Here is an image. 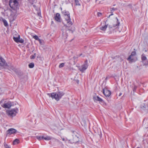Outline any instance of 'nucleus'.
Here are the masks:
<instances>
[{"instance_id":"nucleus-1","label":"nucleus","mask_w":148,"mask_h":148,"mask_svg":"<svg viewBox=\"0 0 148 148\" xmlns=\"http://www.w3.org/2000/svg\"><path fill=\"white\" fill-rule=\"evenodd\" d=\"M122 21L121 19H115L112 25H109L108 27L109 30L111 32L115 31V32L119 31V32L121 30L119 29L120 26V21Z\"/></svg>"},{"instance_id":"nucleus-2","label":"nucleus","mask_w":148,"mask_h":148,"mask_svg":"<svg viewBox=\"0 0 148 148\" xmlns=\"http://www.w3.org/2000/svg\"><path fill=\"white\" fill-rule=\"evenodd\" d=\"M64 95V93L62 91L51 93V97L52 99H54L56 101H58Z\"/></svg>"},{"instance_id":"nucleus-3","label":"nucleus","mask_w":148,"mask_h":148,"mask_svg":"<svg viewBox=\"0 0 148 148\" xmlns=\"http://www.w3.org/2000/svg\"><path fill=\"white\" fill-rule=\"evenodd\" d=\"M9 5L11 8L13 10L16 11L18 8V0H10Z\"/></svg>"},{"instance_id":"nucleus-4","label":"nucleus","mask_w":148,"mask_h":148,"mask_svg":"<svg viewBox=\"0 0 148 148\" xmlns=\"http://www.w3.org/2000/svg\"><path fill=\"white\" fill-rule=\"evenodd\" d=\"M18 108H16L12 109L10 110L6 111L7 114L11 117H13L15 116L18 112Z\"/></svg>"},{"instance_id":"nucleus-5","label":"nucleus","mask_w":148,"mask_h":148,"mask_svg":"<svg viewBox=\"0 0 148 148\" xmlns=\"http://www.w3.org/2000/svg\"><path fill=\"white\" fill-rule=\"evenodd\" d=\"M62 21L64 26L66 27V28L70 27L73 24L72 22L71 21V19H63Z\"/></svg>"},{"instance_id":"nucleus-6","label":"nucleus","mask_w":148,"mask_h":148,"mask_svg":"<svg viewBox=\"0 0 148 148\" xmlns=\"http://www.w3.org/2000/svg\"><path fill=\"white\" fill-rule=\"evenodd\" d=\"M136 55V52L135 51H133L131 53V55L129 57L127 58V60L131 62L135 61L134 57Z\"/></svg>"},{"instance_id":"nucleus-7","label":"nucleus","mask_w":148,"mask_h":148,"mask_svg":"<svg viewBox=\"0 0 148 148\" xmlns=\"http://www.w3.org/2000/svg\"><path fill=\"white\" fill-rule=\"evenodd\" d=\"M73 138V140H68L70 143H76L79 141L78 137L76 135H73L72 136Z\"/></svg>"},{"instance_id":"nucleus-8","label":"nucleus","mask_w":148,"mask_h":148,"mask_svg":"<svg viewBox=\"0 0 148 148\" xmlns=\"http://www.w3.org/2000/svg\"><path fill=\"white\" fill-rule=\"evenodd\" d=\"M108 25L106 24V22L104 21L101 23L100 25V29L101 30L105 31Z\"/></svg>"},{"instance_id":"nucleus-9","label":"nucleus","mask_w":148,"mask_h":148,"mask_svg":"<svg viewBox=\"0 0 148 148\" xmlns=\"http://www.w3.org/2000/svg\"><path fill=\"white\" fill-rule=\"evenodd\" d=\"M103 93L106 97H109L111 95V92L110 91L108 90L107 89H103Z\"/></svg>"},{"instance_id":"nucleus-10","label":"nucleus","mask_w":148,"mask_h":148,"mask_svg":"<svg viewBox=\"0 0 148 148\" xmlns=\"http://www.w3.org/2000/svg\"><path fill=\"white\" fill-rule=\"evenodd\" d=\"M5 67L8 69L10 70H12L15 72H16V69H15L12 65L11 64L7 65V64L5 66Z\"/></svg>"},{"instance_id":"nucleus-11","label":"nucleus","mask_w":148,"mask_h":148,"mask_svg":"<svg viewBox=\"0 0 148 148\" xmlns=\"http://www.w3.org/2000/svg\"><path fill=\"white\" fill-rule=\"evenodd\" d=\"M88 65L86 64H84L81 66L79 67V69L81 71L83 72L87 68Z\"/></svg>"},{"instance_id":"nucleus-12","label":"nucleus","mask_w":148,"mask_h":148,"mask_svg":"<svg viewBox=\"0 0 148 148\" xmlns=\"http://www.w3.org/2000/svg\"><path fill=\"white\" fill-rule=\"evenodd\" d=\"M12 105L11 102H9L3 104L1 106L4 108H9L11 107Z\"/></svg>"},{"instance_id":"nucleus-13","label":"nucleus","mask_w":148,"mask_h":148,"mask_svg":"<svg viewBox=\"0 0 148 148\" xmlns=\"http://www.w3.org/2000/svg\"><path fill=\"white\" fill-rule=\"evenodd\" d=\"M62 12L63 15L65 16L66 17L68 18H70V14L68 11H66V10H64L62 11Z\"/></svg>"},{"instance_id":"nucleus-14","label":"nucleus","mask_w":148,"mask_h":148,"mask_svg":"<svg viewBox=\"0 0 148 148\" xmlns=\"http://www.w3.org/2000/svg\"><path fill=\"white\" fill-rule=\"evenodd\" d=\"M6 63L5 60L1 57H0V66H5Z\"/></svg>"},{"instance_id":"nucleus-15","label":"nucleus","mask_w":148,"mask_h":148,"mask_svg":"<svg viewBox=\"0 0 148 148\" xmlns=\"http://www.w3.org/2000/svg\"><path fill=\"white\" fill-rule=\"evenodd\" d=\"M16 130L13 128H10L7 131L8 134H14L16 133Z\"/></svg>"},{"instance_id":"nucleus-16","label":"nucleus","mask_w":148,"mask_h":148,"mask_svg":"<svg viewBox=\"0 0 148 148\" xmlns=\"http://www.w3.org/2000/svg\"><path fill=\"white\" fill-rule=\"evenodd\" d=\"M93 99L95 100L98 101L100 102H102L103 101L102 99L97 96H94L93 97Z\"/></svg>"},{"instance_id":"nucleus-17","label":"nucleus","mask_w":148,"mask_h":148,"mask_svg":"<svg viewBox=\"0 0 148 148\" xmlns=\"http://www.w3.org/2000/svg\"><path fill=\"white\" fill-rule=\"evenodd\" d=\"M117 10V8H111L110 9V13H111V14L109 15V17H109L110 16L113 15V14H112V13H113V12Z\"/></svg>"},{"instance_id":"nucleus-18","label":"nucleus","mask_w":148,"mask_h":148,"mask_svg":"<svg viewBox=\"0 0 148 148\" xmlns=\"http://www.w3.org/2000/svg\"><path fill=\"white\" fill-rule=\"evenodd\" d=\"M43 139L46 140H49L52 139V137L50 136H43Z\"/></svg>"},{"instance_id":"nucleus-19","label":"nucleus","mask_w":148,"mask_h":148,"mask_svg":"<svg viewBox=\"0 0 148 148\" xmlns=\"http://www.w3.org/2000/svg\"><path fill=\"white\" fill-rule=\"evenodd\" d=\"M66 29L68 30L71 31L72 32H73L75 30V27H72L70 28V27H69L66 28Z\"/></svg>"},{"instance_id":"nucleus-20","label":"nucleus","mask_w":148,"mask_h":148,"mask_svg":"<svg viewBox=\"0 0 148 148\" xmlns=\"http://www.w3.org/2000/svg\"><path fill=\"white\" fill-rule=\"evenodd\" d=\"M20 38V36H18L17 37H14L13 38V39L16 42H19V40Z\"/></svg>"},{"instance_id":"nucleus-21","label":"nucleus","mask_w":148,"mask_h":148,"mask_svg":"<svg viewBox=\"0 0 148 148\" xmlns=\"http://www.w3.org/2000/svg\"><path fill=\"white\" fill-rule=\"evenodd\" d=\"M2 21L4 25L6 27L8 26V24L7 22L5 19H2Z\"/></svg>"},{"instance_id":"nucleus-22","label":"nucleus","mask_w":148,"mask_h":148,"mask_svg":"<svg viewBox=\"0 0 148 148\" xmlns=\"http://www.w3.org/2000/svg\"><path fill=\"white\" fill-rule=\"evenodd\" d=\"M19 142V140L17 139H16L13 141V145H16Z\"/></svg>"},{"instance_id":"nucleus-23","label":"nucleus","mask_w":148,"mask_h":148,"mask_svg":"<svg viewBox=\"0 0 148 148\" xmlns=\"http://www.w3.org/2000/svg\"><path fill=\"white\" fill-rule=\"evenodd\" d=\"M36 138L39 140L43 139V136H36Z\"/></svg>"},{"instance_id":"nucleus-24","label":"nucleus","mask_w":148,"mask_h":148,"mask_svg":"<svg viewBox=\"0 0 148 148\" xmlns=\"http://www.w3.org/2000/svg\"><path fill=\"white\" fill-rule=\"evenodd\" d=\"M38 41H39V42L40 43V45H44V42L43 40H41V39H39Z\"/></svg>"},{"instance_id":"nucleus-25","label":"nucleus","mask_w":148,"mask_h":148,"mask_svg":"<svg viewBox=\"0 0 148 148\" xmlns=\"http://www.w3.org/2000/svg\"><path fill=\"white\" fill-rule=\"evenodd\" d=\"M55 18H60V14L58 13H57L55 17Z\"/></svg>"},{"instance_id":"nucleus-26","label":"nucleus","mask_w":148,"mask_h":148,"mask_svg":"<svg viewBox=\"0 0 148 148\" xmlns=\"http://www.w3.org/2000/svg\"><path fill=\"white\" fill-rule=\"evenodd\" d=\"M34 64L33 63H30L29 65V66L30 68H32L34 67Z\"/></svg>"},{"instance_id":"nucleus-27","label":"nucleus","mask_w":148,"mask_h":148,"mask_svg":"<svg viewBox=\"0 0 148 148\" xmlns=\"http://www.w3.org/2000/svg\"><path fill=\"white\" fill-rule=\"evenodd\" d=\"M33 38L34 39H35L36 40H38L39 39V38H38V36H37V35L34 36H33Z\"/></svg>"},{"instance_id":"nucleus-28","label":"nucleus","mask_w":148,"mask_h":148,"mask_svg":"<svg viewBox=\"0 0 148 148\" xmlns=\"http://www.w3.org/2000/svg\"><path fill=\"white\" fill-rule=\"evenodd\" d=\"M75 2L76 5H80V4L79 3V2L78 0H75Z\"/></svg>"},{"instance_id":"nucleus-29","label":"nucleus","mask_w":148,"mask_h":148,"mask_svg":"<svg viewBox=\"0 0 148 148\" xmlns=\"http://www.w3.org/2000/svg\"><path fill=\"white\" fill-rule=\"evenodd\" d=\"M36 57V53H34V55H31L30 56V58L31 59H34Z\"/></svg>"},{"instance_id":"nucleus-30","label":"nucleus","mask_w":148,"mask_h":148,"mask_svg":"<svg viewBox=\"0 0 148 148\" xmlns=\"http://www.w3.org/2000/svg\"><path fill=\"white\" fill-rule=\"evenodd\" d=\"M4 146L5 148H10L9 146L5 143H4Z\"/></svg>"},{"instance_id":"nucleus-31","label":"nucleus","mask_w":148,"mask_h":148,"mask_svg":"<svg viewBox=\"0 0 148 148\" xmlns=\"http://www.w3.org/2000/svg\"><path fill=\"white\" fill-rule=\"evenodd\" d=\"M64 63H62L60 64V65H59V67L60 68H61L64 67Z\"/></svg>"},{"instance_id":"nucleus-32","label":"nucleus","mask_w":148,"mask_h":148,"mask_svg":"<svg viewBox=\"0 0 148 148\" xmlns=\"http://www.w3.org/2000/svg\"><path fill=\"white\" fill-rule=\"evenodd\" d=\"M146 57L143 56V55L142 56V60H145L146 59Z\"/></svg>"},{"instance_id":"nucleus-33","label":"nucleus","mask_w":148,"mask_h":148,"mask_svg":"<svg viewBox=\"0 0 148 148\" xmlns=\"http://www.w3.org/2000/svg\"><path fill=\"white\" fill-rule=\"evenodd\" d=\"M24 42V40L22 39H20V38L19 39V42H20L21 43H23Z\"/></svg>"},{"instance_id":"nucleus-34","label":"nucleus","mask_w":148,"mask_h":148,"mask_svg":"<svg viewBox=\"0 0 148 148\" xmlns=\"http://www.w3.org/2000/svg\"><path fill=\"white\" fill-rule=\"evenodd\" d=\"M54 20L55 22H60L61 19H54Z\"/></svg>"},{"instance_id":"nucleus-35","label":"nucleus","mask_w":148,"mask_h":148,"mask_svg":"<svg viewBox=\"0 0 148 148\" xmlns=\"http://www.w3.org/2000/svg\"><path fill=\"white\" fill-rule=\"evenodd\" d=\"M146 105L144 104V105H142L141 106V108H142L143 109H145L146 108Z\"/></svg>"},{"instance_id":"nucleus-36","label":"nucleus","mask_w":148,"mask_h":148,"mask_svg":"<svg viewBox=\"0 0 148 148\" xmlns=\"http://www.w3.org/2000/svg\"><path fill=\"white\" fill-rule=\"evenodd\" d=\"M137 88V86L135 85H134L133 89V90L134 92H135L136 91Z\"/></svg>"},{"instance_id":"nucleus-37","label":"nucleus","mask_w":148,"mask_h":148,"mask_svg":"<svg viewBox=\"0 0 148 148\" xmlns=\"http://www.w3.org/2000/svg\"><path fill=\"white\" fill-rule=\"evenodd\" d=\"M62 34H63V36H64V38H66L67 37V36H68V35L67 34H66L65 35V34H64V32L63 31H62Z\"/></svg>"},{"instance_id":"nucleus-38","label":"nucleus","mask_w":148,"mask_h":148,"mask_svg":"<svg viewBox=\"0 0 148 148\" xmlns=\"http://www.w3.org/2000/svg\"><path fill=\"white\" fill-rule=\"evenodd\" d=\"M102 15V14L100 12H98L97 13V15L98 17L100 16H101Z\"/></svg>"},{"instance_id":"nucleus-39","label":"nucleus","mask_w":148,"mask_h":148,"mask_svg":"<svg viewBox=\"0 0 148 148\" xmlns=\"http://www.w3.org/2000/svg\"><path fill=\"white\" fill-rule=\"evenodd\" d=\"M38 16H39V18H40V17H42L41 16V13H38Z\"/></svg>"},{"instance_id":"nucleus-40","label":"nucleus","mask_w":148,"mask_h":148,"mask_svg":"<svg viewBox=\"0 0 148 148\" xmlns=\"http://www.w3.org/2000/svg\"><path fill=\"white\" fill-rule=\"evenodd\" d=\"M84 64H86L87 65H88V61L87 60H86L84 62Z\"/></svg>"},{"instance_id":"nucleus-41","label":"nucleus","mask_w":148,"mask_h":148,"mask_svg":"<svg viewBox=\"0 0 148 148\" xmlns=\"http://www.w3.org/2000/svg\"><path fill=\"white\" fill-rule=\"evenodd\" d=\"M47 95H49V97H51V93H48Z\"/></svg>"},{"instance_id":"nucleus-42","label":"nucleus","mask_w":148,"mask_h":148,"mask_svg":"<svg viewBox=\"0 0 148 148\" xmlns=\"http://www.w3.org/2000/svg\"><path fill=\"white\" fill-rule=\"evenodd\" d=\"M122 95V93H120V94H119V96H120L121 95Z\"/></svg>"},{"instance_id":"nucleus-43","label":"nucleus","mask_w":148,"mask_h":148,"mask_svg":"<svg viewBox=\"0 0 148 148\" xmlns=\"http://www.w3.org/2000/svg\"><path fill=\"white\" fill-rule=\"evenodd\" d=\"M62 140L63 141H65V139L64 138H62Z\"/></svg>"},{"instance_id":"nucleus-44","label":"nucleus","mask_w":148,"mask_h":148,"mask_svg":"<svg viewBox=\"0 0 148 148\" xmlns=\"http://www.w3.org/2000/svg\"><path fill=\"white\" fill-rule=\"evenodd\" d=\"M145 127L146 128H148V125H147V126H145Z\"/></svg>"},{"instance_id":"nucleus-45","label":"nucleus","mask_w":148,"mask_h":148,"mask_svg":"<svg viewBox=\"0 0 148 148\" xmlns=\"http://www.w3.org/2000/svg\"><path fill=\"white\" fill-rule=\"evenodd\" d=\"M147 66L148 67V63L147 64Z\"/></svg>"},{"instance_id":"nucleus-46","label":"nucleus","mask_w":148,"mask_h":148,"mask_svg":"<svg viewBox=\"0 0 148 148\" xmlns=\"http://www.w3.org/2000/svg\"><path fill=\"white\" fill-rule=\"evenodd\" d=\"M51 23H52V24L53 23V21H51Z\"/></svg>"},{"instance_id":"nucleus-47","label":"nucleus","mask_w":148,"mask_h":148,"mask_svg":"<svg viewBox=\"0 0 148 148\" xmlns=\"http://www.w3.org/2000/svg\"><path fill=\"white\" fill-rule=\"evenodd\" d=\"M78 82H79V81H77V83H78Z\"/></svg>"},{"instance_id":"nucleus-48","label":"nucleus","mask_w":148,"mask_h":148,"mask_svg":"<svg viewBox=\"0 0 148 148\" xmlns=\"http://www.w3.org/2000/svg\"><path fill=\"white\" fill-rule=\"evenodd\" d=\"M128 6H131V5H128Z\"/></svg>"},{"instance_id":"nucleus-49","label":"nucleus","mask_w":148,"mask_h":148,"mask_svg":"<svg viewBox=\"0 0 148 148\" xmlns=\"http://www.w3.org/2000/svg\"><path fill=\"white\" fill-rule=\"evenodd\" d=\"M147 125L148 124V122H147Z\"/></svg>"},{"instance_id":"nucleus-50","label":"nucleus","mask_w":148,"mask_h":148,"mask_svg":"<svg viewBox=\"0 0 148 148\" xmlns=\"http://www.w3.org/2000/svg\"><path fill=\"white\" fill-rule=\"evenodd\" d=\"M115 5H113V6H115Z\"/></svg>"},{"instance_id":"nucleus-51","label":"nucleus","mask_w":148,"mask_h":148,"mask_svg":"<svg viewBox=\"0 0 148 148\" xmlns=\"http://www.w3.org/2000/svg\"><path fill=\"white\" fill-rule=\"evenodd\" d=\"M116 19H117V17H116Z\"/></svg>"},{"instance_id":"nucleus-52","label":"nucleus","mask_w":148,"mask_h":148,"mask_svg":"<svg viewBox=\"0 0 148 148\" xmlns=\"http://www.w3.org/2000/svg\"><path fill=\"white\" fill-rule=\"evenodd\" d=\"M13 20H14V19H13V20H12V21H13Z\"/></svg>"},{"instance_id":"nucleus-53","label":"nucleus","mask_w":148,"mask_h":148,"mask_svg":"<svg viewBox=\"0 0 148 148\" xmlns=\"http://www.w3.org/2000/svg\"><path fill=\"white\" fill-rule=\"evenodd\" d=\"M97 0H96V1H97Z\"/></svg>"},{"instance_id":"nucleus-54","label":"nucleus","mask_w":148,"mask_h":148,"mask_svg":"<svg viewBox=\"0 0 148 148\" xmlns=\"http://www.w3.org/2000/svg\"><path fill=\"white\" fill-rule=\"evenodd\" d=\"M139 148V147H138V148Z\"/></svg>"}]
</instances>
